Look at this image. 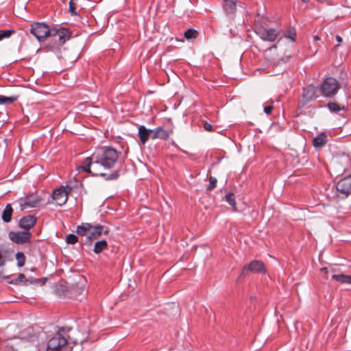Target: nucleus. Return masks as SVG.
<instances>
[{
  "mask_svg": "<svg viewBox=\"0 0 351 351\" xmlns=\"http://www.w3.org/2000/svg\"><path fill=\"white\" fill-rule=\"evenodd\" d=\"M266 268L261 261L254 260L245 265L241 272L240 278H245L251 274H265Z\"/></svg>",
  "mask_w": 351,
  "mask_h": 351,
  "instance_id": "nucleus-5",
  "label": "nucleus"
},
{
  "mask_svg": "<svg viewBox=\"0 0 351 351\" xmlns=\"http://www.w3.org/2000/svg\"><path fill=\"white\" fill-rule=\"evenodd\" d=\"M13 32L14 31L11 29L0 30V40L3 38H9Z\"/></svg>",
  "mask_w": 351,
  "mask_h": 351,
  "instance_id": "nucleus-32",
  "label": "nucleus"
},
{
  "mask_svg": "<svg viewBox=\"0 0 351 351\" xmlns=\"http://www.w3.org/2000/svg\"><path fill=\"white\" fill-rule=\"evenodd\" d=\"M36 221V217L34 215H27L21 219L20 227L27 231L32 228Z\"/></svg>",
  "mask_w": 351,
  "mask_h": 351,
  "instance_id": "nucleus-14",
  "label": "nucleus"
},
{
  "mask_svg": "<svg viewBox=\"0 0 351 351\" xmlns=\"http://www.w3.org/2000/svg\"><path fill=\"white\" fill-rule=\"evenodd\" d=\"M284 36L294 42L296 39V31L294 27H289L284 34Z\"/></svg>",
  "mask_w": 351,
  "mask_h": 351,
  "instance_id": "nucleus-24",
  "label": "nucleus"
},
{
  "mask_svg": "<svg viewBox=\"0 0 351 351\" xmlns=\"http://www.w3.org/2000/svg\"><path fill=\"white\" fill-rule=\"evenodd\" d=\"M217 182V180L216 178L210 176L209 178V184L207 187V191H211L213 190L216 187Z\"/></svg>",
  "mask_w": 351,
  "mask_h": 351,
  "instance_id": "nucleus-30",
  "label": "nucleus"
},
{
  "mask_svg": "<svg viewBox=\"0 0 351 351\" xmlns=\"http://www.w3.org/2000/svg\"><path fill=\"white\" fill-rule=\"evenodd\" d=\"M119 157L118 152L110 147L97 149L90 157L86 158L81 165L77 167L78 171H84L95 176H101L107 180H116L119 177L118 171L107 174L103 169H110L116 165Z\"/></svg>",
  "mask_w": 351,
  "mask_h": 351,
  "instance_id": "nucleus-1",
  "label": "nucleus"
},
{
  "mask_svg": "<svg viewBox=\"0 0 351 351\" xmlns=\"http://www.w3.org/2000/svg\"><path fill=\"white\" fill-rule=\"evenodd\" d=\"M153 130L147 129L144 125H141L138 128V136L140 138L141 142L143 144H145L149 138H151V136L153 135L152 134Z\"/></svg>",
  "mask_w": 351,
  "mask_h": 351,
  "instance_id": "nucleus-15",
  "label": "nucleus"
},
{
  "mask_svg": "<svg viewBox=\"0 0 351 351\" xmlns=\"http://www.w3.org/2000/svg\"><path fill=\"white\" fill-rule=\"evenodd\" d=\"M41 199L37 194L31 193L19 199L20 210L21 211L28 208H35L40 204Z\"/></svg>",
  "mask_w": 351,
  "mask_h": 351,
  "instance_id": "nucleus-7",
  "label": "nucleus"
},
{
  "mask_svg": "<svg viewBox=\"0 0 351 351\" xmlns=\"http://www.w3.org/2000/svg\"><path fill=\"white\" fill-rule=\"evenodd\" d=\"M320 271L324 273L326 275V276H325L326 278H328L327 275L328 274H331V275H332V274H335V272L334 269L328 268V267H323L320 269Z\"/></svg>",
  "mask_w": 351,
  "mask_h": 351,
  "instance_id": "nucleus-33",
  "label": "nucleus"
},
{
  "mask_svg": "<svg viewBox=\"0 0 351 351\" xmlns=\"http://www.w3.org/2000/svg\"><path fill=\"white\" fill-rule=\"evenodd\" d=\"M51 37L54 38V41L58 45H63L66 40L70 38V32L66 28H53Z\"/></svg>",
  "mask_w": 351,
  "mask_h": 351,
  "instance_id": "nucleus-9",
  "label": "nucleus"
},
{
  "mask_svg": "<svg viewBox=\"0 0 351 351\" xmlns=\"http://www.w3.org/2000/svg\"><path fill=\"white\" fill-rule=\"evenodd\" d=\"M304 3H307L309 0H302Z\"/></svg>",
  "mask_w": 351,
  "mask_h": 351,
  "instance_id": "nucleus-39",
  "label": "nucleus"
},
{
  "mask_svg": "<svg viewBox=\"0 0 351 351\" xmlns=\"http://www.w3.org/2000/svg\"><path fill=\"white\" fill-rule=\"evenodd\" d=\"M16 259L17 261L18 267H21L25 265V256L23 252H17L16 254Z\"/></svg>",
  "mask_w": 351,
  "mask_h": 351,
  "instance_id": "nucleus-26",
  "label": "nucleus"
},
{
  "mask_svg": "<svg viewBox=\"0 0 351 351\" xmlns=\"http://www.w3.org/2000/svg\"><path fill=\"white\" fill-rule=\"evenodd\" d=\"M197 32L193 29H189L184 32V36L186 39L195 38L197 36Z\"/></svg>",
  "mask_w": 351,
  "mask_h": 351,
  "instance_id": "nucleus-28",
  "label": "nucleus"
},
{
  "mask_svg": "<svg viewBox=\"0 0 351 351\" xmlns=\"http://www.w3.org/2000/svg\"><path fill=\"white\" fill-rule=\"evenodd\" d=\"M75 0H70L69 2V11L73 15H77V12L75 11Z\"/></svg>",
  "mask_w": 351,
  "mask_h": 351,
  "instance_id": "nucleus-34",
  "label": "nucleus"
},
{
  "mask_svg": "<svg viewBox=\"0 0 351 351\" xmlns=\"http://www.w3.org/2000/svg\"><path fill=\"white\" fill-rule=\"evenodd\" d=\"M319 89L313 85L308 86L303 89V99L307 102L315 99L319 96Z\"/></svg>",
  "mask_w": 351,
  "mask_h": 351,
  "instance_id": "nucleus-13",
  "label": "nucleus"
},
{
  "mask_svg": "<svg viewBox=\"0 0 351 351\" xmlns=\"http://www.w3.org/2000/svg\"><path fill=\"white\" fill-rule=\"evenodd\" d=\"M13 209L10 204H8L2 213L1 218L4 222L8 223L12 219Z\"/></svg>",
  "mask_w": 351,
  "mask_h": 351,
  "instance_id": "nucleus-20",
  "label": "nucleus"
},
{
  "mask_svg": "<svg viewBox=\"0 0 351 351\" xmlns=\"http://www.w3.org/2000/svg\"><path fill=\"white\" fill-rule=\"evenodd\" d=\"M152 134L153 135L151 136V138L152 139H167L169 137L168 132L160 127H158L155 130H153Z\"/></svg>",
  "mask_w": 351,
  "mask_h": 351,
  "instance_id": "nucleus-18",
  "label": "nucleus"
},
{
  "mask_svg": "<svg viewBox=\"0 0 351 351\" xmlns=\"http://www.w3.org/2000/svg\"><path fill=\"white\" fill-rule=\"evenodd\" d=\"M40 279H26L25 276L23 274H20L17 278L12 279L8 281L9 284L18 285L21 282H24L25 285H27L29 284H32L35 282H40Z\"/></svg>",
  "mask_w": 351,
  "mask_h": 351,
  "instance_id": "nucleus-16",
  "label": "nucleus"
},
{
  "mask_svg": "<svg viewBox=\"0 0 351 351\" xmlns=\"http://www.w3.org/2000/svg\"><path fill=\"white\" fill-rule=\"evenodd\" d=\"M256 34L263 40L274 42L278 36V32L274 29L261 27L257 29Z\"/></svg>",
  "mask_w": 351,
  "mask_h": 351,
  "instance_id": "nucleus-11",
  "label": "nucleus"
},
{
  "mask_svg": "<svg viewBox=\"0 0 351 351\" xmlns=\"http://www.w3.org/2000/svg\"><path fill=\"white\" fill-rule=\"evenodd\" d=\"M92 228V224H90V223H82V225L78 226L77 227L76 232L78 234L82 235V236H85L87 237L90 233V228Z\"/></svg>",
  "mask_w": 351,
  "mask_h": 351,
  "instance_id": "nucleus-21",
  "label": "nucleus"
},
{
  "mask_svg": "<svg viewBox=\"0 0 351 351\" xmlns=\"http://www.w3.org/2000/svg\"><path fill=\"white\" fill-rule=\"evenodd\" d=\"M328 141V135L326 132H322L313 140V145L316 148H319L326 145Z\"/></svg>",
  "mask_w": 351,
  "mask_h": 351,
  "instance_id": "nucleus-17",
  "label": "nucleus"
},
{
  "mask_svg": "<svg viewBox=\"0 0 351 351\" xmlns=\"http://www.w3.org/2000/svg\"><path fill=\"white\" fill-rule=\"evenodd\" d=\"M109 232L108 228L101 226V225H92V228H90V233L87 237H86V243H91L93 239H97L102 234H108Z\"/></svg>",
  "mask_w": 351,
  "mask_h": 351,
  "instance_id": "nucleus-10",
  "label": "nucleus"
},
{
  "mask_svg": "<svg viewBox=\"0 0 351 351\" xmlns=\"http://www.w3.org/2000/svg\"><path fill=\"white\" fill-rule=\"evenodd\" d=\"M273 106L272 105H270V106H267L264 108V112L267 114H269L272 110H273Z\"/></svg>",
  "mask_w": 351,
  "mask_h": 351,
  "instance_id": "nucleus-35",
  "label": "nucleus"
},
{
  "mask_svg": "<svg viewBox=\"0 0 351 351\" xmlns=\"http://www.w3.org/2000/svg\"><path fill=\"white\" fill-rule=\"evenodd\" d=\"M226 199L229 203V204L233 207L234 210H236L237 206H236V201L234 199V194L232 193H228L226 195Z\"/></svg>",
  "mask_w": 351,
  "mask_h": 351,
  "instance_id": "nucleus-27",
  "label": "nucleus"
},
{
  "mask_svg": "<svg viewBox=\"0 0 351 351\" xmlns=\"http://www.w3.org/2000/svg\"><path fill=\"white\" fill-rule=\"evenodd\" d=\"M327 106L332 112H338L341 110H345L344 106L341 107L339 104L335 102H328Z\"/></svg>",
  "mask_w": 351,
  "mask_h": 351,
  "instance_id": "nucleus-25",
  "label": "nucleus"
},
{
  "mask_svg": "<svg viewBox=\"0 0 351 351\" xmlns=\"http://www.w3.org/2000/svg\"><path fill=\"white\" fill-rule=\"evenodd\" d=\"M319 39H320L319 37L317 35L313 36L314 41L319 40Z\"/></svg>",
  "mask_w": 351,
  "mask_h": 351,
  "instance_id": "nucleus-38",
  "label": "nucleus"
},
{
  "mask_svg": "<svg viewBox=\"0 0 351 351\" xmlns=\"http://www.w3.org/2000/svg\"><path fill=\"white\" fill-rule=\"evenodd\" d=\"M204 128L205 130H206L208 132H211L213 130L212 125L208 123H205L204 124Z\"/></svg>",
  "mask_w": 351,
  "mask_h": 351,
  "instance_id": "nucleus-36",
  "label": "nucleus"
},
{
  "mask_svg": "<svg viewBox=\"0 0 351 351\" xmlns=\"http://www.w3.org/2000/svg\"><path fill=\"white\" fill-rule=\"evenodd\" d=\"M237 0H224L223 8L226 13L231 14L236 11Z\"/></svg>",
  "mask_w": 351,
  "mask_h": 351,
  "instance_id": "nucleus-19",
  "label": "nucleus"
},
{
  "mask_svg": "<svg viewBox=\"0 0 351 351\" xmlns=\"http://www.w3.org/2000/svg\"><path fill=\"white\" fill-rule=\"evenodd\" d=\"M337 195L346 198L351 194V175L341 178L336 184Z\"/></svg>",
  "mask_w": 351,
  "mask_h": 351,
  "instance_id": "nucleus-6",
  "label": "nucleus"
},
{
  "mask_svg": "<svg viewBox=\"0 0 351 351\" xmlns=\"http://www.w3.org/2000/svg\"><path fill=\"white\" fill-rule=\"evenodd\" d=\"M332 278L339 282L343 284H351V276L344 274H332Z\"/></svg>",
  "mask_w": 351,
  "mask_h": 351,
  "instance_id": "nucleus-22",
  "label": "nucleus"
},
{
  "mask_svg": "<svg viewBox=\"0 0 351 351\" xmlns=\"http://www.w3.org/2000/svg\"><path fill=\"white\" fill-rule=\"evenodd\" d=\"M66 241L69 244H75L78 241V238L73 234H69L66 236Z\"/></svg>",
  "mask_w": 351,
  "mask_h": 351,
  "instance_id": "nucleus-31",
  "label": "nucleus"
},
{
  "mask_svg": "<svg viewBox=\"0 0 351 351\" xmlns=\"http://www.w3.org/2000/svg\"><path fill=\"white\" fill-rule=\"evenodd\" d=\"M16 100V97L0 96V104H12Z\"/></svg>",
  "mask_w": 351,
  "mask_h": 351,
  "instance_id": "nucleus-29",
  "label": "nucleus"
},
{
  "mask_svg": "<svg viewBox=\"0 0 351 351\" xmlns=\"http://www.w3.org/2000/svg\"><path fill=\"white\" fill-rule=\"evenodd\" d=\"M108 246L107 242L106 240H101L99 241H97L95 243L93 252L95 254H99L101 252L104 250H105Z\"/></svg>",
  "mask_w": 351,
  "mask_h": 351,
  "instance_id": "nucleus-23",
  "label": "nucleus"
},
{
  "mask_svg": "<svg viewBox=\"0 0 351 351\" xmlns=\"http://www.w3.org/2000/svg\"><path fill=\"white\" fill-rule=\"evenodd\" d=\"M69 327H63L58 330L56 336L50 339L47 343V351H66L67 339L63 336L70 331Z\"/></svg>",
  "mask_w": 351,
  "mask_h": 351,
  "instance_id": "nucleus-2",
  "label": "nucleus"
},
{
  "mask_svg": "<svg viewBox=\"0 0 351 351\" xmlns=\"http://www.w3.org/2000/svg\"><path fill=\"white\" fill-rule=\"evenodd\" d=\"M339 82L334 77L326 78L321 84L319 90L324 97H333L340 89Z\"/></svg>",
  "mask_w": 351,
  "mask_h": 351,
  "instance_id": "nucleus-3",
  "label": "nucleus"
},
{
  "mask_svg": "<svg viewBox=\"0 0 351 351\" xmlns=\"http://www.w3.org/2000/svg\"><path fill=\"white\" fill-rule=\"evenodd\" d=\"M10 239L14 243L23 244L29 241L31 234L29 231L11 232L9 234Z\"/></svg>",
  "mask_w": 351,
  "mask_h": 351,
  "instance_id": "nucleus-12",
  "label": "nucleus"
},
{
  "mask_svg": "<svg viewBox=\"0 0 351 351\" xmlns=\"http://www.w3.org/2000/svg\"><path fill=\"white\" fill-rule=\"evenodd\" d=\"M336 40L338 43H341L342 41V38L340 36H336Z\"/></svg>",
  "mask_w": 351,
  "mask_h": 351,
  "instance_id": "nucleus-37",
  "label": "nucleus"
},
{
  "mask_svg": "<svg viewBox=\"0 0 351 351\" xmlns=\"http://www.w3.org/2000/svg\"><path fill=\"white\" fill-rule=\"evenodd\" d=\"M72 191V188L69 186H62L55 189L52 193V198L56 202L59 206H62L67 202L68 195Z\"/></svg>",
  "mask_w": 351,
  "mask_h": 351,
  "instance_id": "nucleus-8",
  "label": "nucleus"
},
{
  "mask_svg": "<svg viewBox=\"0 0 351 351\" xmlns=\"http://www.w3.org/2000/svg\"><path fill=\"white\" fill-rule=\"evenodd\" d=\"M53 28H51L45 23H35L31 25L30 32L40 42L45 40L52 34Z\"/></svg>",
  "mask_w": 351,
  "mask_h": 351,
  "instance_id": "nucleus-4",
  "label": "nucleus"
}]
</instances>
